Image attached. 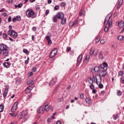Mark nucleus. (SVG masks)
Wrapping results in <instances>:
<instances>
[{"label": "nucleus", "mask_w": 124, "mask_h": 124, "mask_svg": "<svg viewBox=\"0 0 124 124\" xmlns=\"http://www.w3.org/2000/svg\"><path fill=\"white\" fill-rule=\"evenodd\" d=\"M100 67L104 69V70L100 71V75H101L102 77L104 78L106 75H107V72H106V70H107L108 68V65L107 64V63L104 62L102 64L100 65Z\"/></svg>", "instance_id": "obj_1"}, {"label": "nucleus", "mask_w": 124, "mask_h": 124, "mask_svg": "<svg viewBox=\"0 0 124 124\" xmlns=\"http://www.w3.org/2000/svg\"><path fill=\"white\" fill-rule=\"evenodd\" d=\"M0 49L2 50V54L4 57L8 56V50H7V46L6 45L2 44L0 45Z\"/></svg>", "instance_id": "obj_2"}, {"label": "nucleus", "mask_w": 124, "mask_h": 124, "mask_svg": "<svg viewBox=\"0 0 124 124\" xmlns=\"http://www.w3.org/2000/svg\"><path fill=\"white\" fill-rule=\"evenodd\" d=\"M26 15L28 18H35V14L31 9H29L26 11Z\"/></svg>", "instance_id": "obj_3"}, {"label": "nucleus", "mask_w": 124, "mask_h": 124, "mask_svg": "<svg viewBox=\"0 0 124 124\" xmlns=\"http://www.w3.org/2000/svg\"><path fill=\"white\" fill-rule=\"evenodd\" d=\"M93 81H96V83L97 85H98L101 83V78H100V77L97 78L95 76H94V75H93Z\"/></svg>", "instance_id": "obj_4"}, {"label": "nucleus", "mask_w": 124, "mask_h": 124, "mask_svg": "<svg viewBox=\"0 0 124 124\" xmlns=\"http://www.w3.org/2000/svg\"><path fill=\"white\" fill-rule=\"evenodd\" d=\"M98 53V50L95 49L94 48L91 49L90 51V55L92 56V55H93L94 56H96L97 53Z\"/></svg>", "instance_id": "obj_5"}, {"label": "nucleus", "mask_w": 124, "mask_h": 124, "mask_svg": "<svg viewBox=\"0 0 124 124\" xmlns=\"http://www.w3.org/2000/svg\"><path fill=\"white\" fill-rule=\"evenodd\" d=\"M46 39L47 40L48 45H51V44H52V40H51V33H48L47 36L46 37Z\"/></svg>", "instance_id": "obj_6"}, {"label": "nucleus", "mask_w": 124, "mask_h": 124, "mask_svg": "<svg viewBox=\"0 0 124 124\" xmlns=\"http://www.w3.org/2000/svg\"><path fill=\"white\" fill-rule=\"evenodd\" d=\"M111 18V16H107L105 19V21L104 22V26H107L108 24H109V20H110V18Z\"/></svg>", "instance_id": "obj_7"}, {"label": "nucleus", "mask_w": 124, "mask_h": 124, "mask_svg": "<svg viewBox=\"0 0 124 124\" xmlns=\"http://www.w3.org/2000/svg\"><path fill=\"white\" fill-rule=\"evenodd\" d=\"M18 106V102H16L13 105L11 111L13 112V113H14V112L16 111V110H17V108Z\"/></svg>", "instance_id": "obj_8"}, {"label": "nucleus", "mask_w": 124, "mask_h": 124, "mask_svg": "<svg viewBox=\"0 0 124 124\" xmlns=\"http://www.w3.org/2000/svg\"><path fill=\"white\" fill-rule=\"evenodd\" d=\"M50 109L51 111H53V107L52 106H48V104L45 106V110L46 112H48Z\"/></svg>", "instance_id": "obj_9"}, {"label": "nucleus", "mask_w": 124, "mask_h": 124, "mask_svg": "<svg viewBox=\"0 0 124 124\" xmlns=\"http://www.w3.org/2000/svg\"><path fill=\"white\" fill-rule=\"evenodd\" d=\"M62 13L58 12L57 14V17L58 19L62 20L61 23L62 24Z\"/></svg>", "instance_id": "obj_10"}, {"label": "nucleus", "mask_w": 124, "mask_h": 124, "mask_svg": "<svg viewBox=\"0 0 124 124\" xmlns=\"http://www.w3.org/2000/svg\"><path fill=\"white\" fill-rule=\"evenodd\" d=\"M57 81V78H53L49 83L50 86H54V84L56 83Z\"/></svg>", "instance_id": "obj_11"}, {"label": "nucleus", "mask_w": 124, "mask_h": 124, "mask_svg": "<svg viewBox=\"0 0 124 124\" xmlns=\"http://www.w3.org/2000/svg\"><path fill=\"white\" fill-rule=\"evenodd\" d=\"M119 28H123L122 31L123 32L124 31V22L121 21L118 24Z\"/></svg>", "instance_id": "obj_12"}, {"label": "nucleus", "mask_w": 124, "mask_h": 124, "mask_svg": "<svg viewBox=\"0 0 124 124\" xmlns=\"http://www.w3.org/2000/svg\"><path fill=\"white\" fill-rule=\"evenodd\" d=\"M31 90H32V87L31 86H28L25 90L26 93H30Z\"/></svg>", "instance_id": "obj_13"}, {"label": "nucleus", "mask_w": 124, "mask_h": 124, "mask_svg": "<svg viewBox=\"0 0 124 124\" xmlns=\"http://www.w3.org/2000/svg\"><path fill=\"white\" fill-rule=\"evenodd\" d=\"M16 21H21V16H17L16 18H13V22L15 23Z\"/></svg>", "instance_id": "obj_14"}, {"label": "nucleus", "mask_w": 124, "mask_h": 124, "mask_svg": "<svg viewBox=\"0 0 124 124\" xmlns=\"http://www.w3.org/2000/svg\"><path fill=\"white\" fill-rule=\"evenodd\" d=\"M37 112L38 113H44V109H43V107H40L37 109Z\"/></svg>", "instance_id": "obj_15"}, {"label": "nucleus", "mask_w": 124, "mask_h": 124, "mask_svg": "<svg viewBox=\"0 0 124 124\" xmlns=\"http://www.w3.org/2000/svg\"><path fill=\"white\" fill-rule=\"evenodd\" d=\"M78 20H76L75 22H71L69 24V26L70 27H73L74 25H78Z\"/></svg>", "instance_id": "obj_16"}, {"label": "nucleus", "mask_w": 124, "mask_h": 124, "mask_svg": "<svg viewBox=\"0 0 124 124\" xmlns=\"http://www.w3.org/2000/svg\"><path fill=\"white\" fill-rule=\"evenodd\" d=\"M87 80L90 84H93V79L91 77H88Z\"/></svg>", "instance_id": "obj_17"}, {"label": "nucleus", "mask_w": 124, "mask_h": 124, "mask_svg": "<svg viewBox=\"0 0 124 124\" xmlns=\"http://www.w3.org/2000/svg\"><path fill=\"white\" fill-rule=\"evenodd\" d=\"M17 35H18V33L17 32H15V31H14L13 32V33L12 34L11 36H12V37L13 38H16L17 37Z\"/></svg>", "instance_id": "obj_18"}, {"label": "nucleus", "mask_w": 124, "mask_h": 124, "mask_svg": "<svg viewBox=\"0 0 124 124\" xmlns=\"http://www.w3.org/2000/svg\"><path fill=\"white\" fill-rule=\"evenodd\" d=\"M99 60H103V54L101 51L99 53Z\"/></svg>", "instance_id": "obj_19"}, {"label": "nucleus", "mask_w": 124, "mask_h": 124, "mask_svg": "<svg viewBox=\"0 0 124 124\" xmlns=\"http://www.w3.org/2000/svg\"><path fill=\"white\" fill-rule=\"evenodd\" d=\"M85 101L87 104H91V103H92V101H91V99L90 98H87L85 99Z\"/></svg>", "instance_id": "obj_20"}, {"label": "nucleus", "mask_w": 124, "mask_h": 124, "mask_svg": "<svg viewBox=\"0 0 124 124\" xmlns=\"http://www.w3.org/2000/svg\"><path fill=\"white\" fill-rule=\"evenodd\" d=\"M83 58V55H80L78 56V62H81V61H82V59Z\"/></svg>", "instance_id": "obj_21"}, {"label": "nucleus", "mask_w": 124, "mask_h": 124, "mask_svg": "<svg viewBox=\"0 0 124 124\" xmlns=\"http://www.w3.org/2000/svg\"><path fill=\"white\" fill-rule=\"evenodd\" d=\"M124 2V0H120L119 2V4L117 6V8H120V7H121V5H122L123 4Z\"/></svg>", "instance_id": "obj_22"}, {"label": "nucleus", "mask_w": 124, "mask_h": 124, "mask_svg": "<svg viewBox=\"0 0 124 124\" xmlns=\"http://www.w3.org/2000/svg\"><path fill=\"white\" fill-rule=\"evenodd\" d=\"M94 70L95 71V72H99L100 69L99 68V67L98 66H95Z\"/></svg>", "instance_id": "obj_23"}, {"label": "nucleus", "mask_w": 124, "mask_h": 124, "mask_svg": "<svg viewBox=\"0 0 124 124\" xmlns=\"http://www.w3.org/2000/svg\"><path fill=\"white\" fill-rule=\"evenodd\" d=\"M89 60H90V55H87L84 60V62H88Z\"/></svg>", "instance_id": "obj_24"}, {"label": "nucleus", "mask_w": 124, "mask_h": 124, "mask_svg": "<svg viewBox=\"0 0 124 124\" xmlns=\"http://www.w3.org/2000/svg\"><path fill=\"white\" fill-rule=\"evenodd\" d=\"M85 11L84 10H81L79 12V15L80 16H84V15H85Z\"/></svg>", "instance_id": "obj_25"}, {"label": "nucleus", "mask_w": 124, "mask_h": 124, "mask_svg": "<svg viewBox=\"0 0 124 124\" xmlns=\"http://www.w3.org/2000/svg\"><path fill=\"white\" fill-rule=\"evenodd\" d=\"M55 56H56V54L55 53H54V52L51 51L49 55L50 58H54V57H55Z\"/></svg>", "instance_id": "obj_26"}, {"label": "nucleus", "mask_w": 124, "mask_h": 124, "mask_svg": "<svg viewBox=\"0 0 124 124\" xmlns=\"http://www.w3.org/2000/svg\"><path fill=\"white\" fill-rule=\"evenodd\" d=\"M23 117H24V114H23V113H20L18 115V119H23Z\"/></svg>", "instance_id": "obj_27"}, {"label": "nucleus", "mask_w": 124, "mask_h": 124, "mask_svg": "<svg viewBox=\"0 0 124 124\" xmlns=\"http://www.w3.org/2000/svg\"><path fill=\"white\" fill-rule=\"evenodd\" d=\"M53 53L57 54V53H58V49L56 48H54L52 51H51Z\"/></svg>", "instance_id": "obj_28"}, {"label": "nucleus", "mask_w": 124, "mask_h": 124, "mask_svg": "<svg viewBox=\"0 0 124 124\" xmlns=\"http://www.w3.org/2000/svg\"><path fill=\"white\" fill-rule=\"evenodd\" d=\"M3 65H4V66H5V67H9V63L5 62L3 63Z\"/></svg>", "instance_id": "obj_29"}, {"label": "nucleus", "mask_w": 124, "mask_h": 124, "mask_svg": "<svg viewBox=\"0 0 124 124\" xmlns=\"http://www.w3.org/2000/svg\"><path fill=\"white\" fill-rule=\"evenodd\" d=\"M4 106L2 105H0V112H2V111H3V109H4Z\"/></svg>", "instance_id": "obj_30"}, {"label": "nucleus", "mask_w": 124, "mask_h": 124, "mask_svg": "<svg viewBox=\"0 0 124 124\" xmlns=\"http://www.w3.org/2000/svg\"><path fill=\"white\" fill-rule=\"evenodd\" d=\"M22 4L19 3L17 5H15V7L16 8V7H19V8H21V7H22Z\"/></svg>", "instance_id": "obj_31"}, {"label": "nucleus", "mask_w": 124, "mask_h": 124, "mask_svg": "<svg viewBox=\"0 0 124 124\" xmlns=\"http://www.w3.org/2000/svg\"><path fill=\"white\" fill-rule=\"evenodd\" d=\"M100 40V37H97L96 39H95V42H96L97 43L99 42Z\"/></svg>", "instance_id": "obj_32"}, {"label": "nucleus", "mask_w": 124, "mask_h": 124, "mask_svg": "<svg viewBox=\"0 0 124 124\" xmlns=\"http://www.w3.org/2000/svg\"><path fill=\"white\" fill-rule=\"evenodd\" d=\"M90 88L91 90H93L94 89V85H93V83L91 84Z\"/></svg>", "instance_id": "obj_33"}, {"label": "nucleus", "mask_w": 124, "mask_h": 124, "mask_svg": "<svg viewBox=\"0 0 124 124\" xmlns=\"http://www.w3.org/2000/svg\"><path fill=\"white\" fill-rule=\"evenodd\" d=\"M118 40H123L124 39V36H123L122 35H120L118 37Z\"/></svg>", "instance_id": "obj_34"}, {"label": "nucleus", "mask_w": 124, "mask_h": 124, "mask_svg": "<svg viewBox=\"0 0 124 124\" xmlns=\"http://www.w3.org/2000/svg\"><path fill=\"white\" fill-rule=\"evenodd\" d=\"M13 31H14L10 30L8 31V34H9V35H12V34L13 33Z\"/></svg>", "instance_id": "obj_35"}, {"label": "nucleus", "mask_w": 124, "mask_h": 124, "mask_svg": "<svg viewBox=\"0 0 124 124\" xmlns=\"http://www.w3.org/2000/svg\"><path fill=\"white\" fill-rule=\"evenodd\" d=\"M2 36H3V38L4 39H5V38H7V34H6V33H4L3 34Z\"/></svg>", "instance_id": "obj_36"}, {"label": "nucleus", "mask_w": 124, "mask_h": 124, "mask_svg": "<svg viewBox=\"0 0 124 124\" xmlns=\"http://www.w3.org/2000/svg\"><path fill=\"white\" fill-rule=\"evenodd\" d=\"M7 93L8 92L7 91H4V93H3V97H6V95H7Z\"/></svg>", "instance_id": "obj_37"}, {"label": "nucleus", "mask_w": 124, "mask_h": 124, "mask_svg": "<svg viewBox=\"0 0 124 124\" xmlns=\"http://www.w3.org/2000/svg\"><path fill=\"white\" fill-rule=\"evenodd\" d=\"M10 115H11L12 116V117H16V116H17V114L11 113H10Z\"/></svg>", "instance_id": "obj_38"}, {"label": "nucleus", "mask_w": 124, "mask_h": 124, "mask_svg": "<svg viewBox=\"0 0 124 124\" xmlns=\"http://www.w3.org/2000/svg\"><path fill=\"white\" fill-rule=\"evenodd\" d=\"M118 74L119 76H123V75H124V72L123 71H120Z\"/></svg>", "instance_id": "obj_39"}, {"label": "nucleus", "mask_w": 124, "mask_h": 124, "mask_svg": "<svg viewBox=\"0 0 124 124\" xmlns=\"http://www.w3.org/2000/svg\"><path fill=\"white\" fill-rule=\"evenodd\" d=\"M97 85H98L100 89H102L103 88V84H101V83Z\"/></svg>", "instance_id": "obj_40"}, {"label": "nucleus", "mask_w": 124, "mask_h": 124, "mask_svg": "<svg viewBox=\"0 0 124 124\" xmlns=\"http://www.w3.org/2000/svg\"><path fill=\"white\" fill-rule=\"evenodd\" d=\"M104 31H105V32H108V31H109V28H108V27H106L105 28Z\"/></svg>", "instance_id": "obj_41"}, {"label": "nucleus", "mask_w": 124, "mask_h": 124, "mask_svg": "<svg viewBox=\"0 0 124 124\" xmlns=\"http://www.w3.org/2000/svg\"><path fill=\"white\" fill-rule=\"evenodd\" d=\"M66 23V18H63L62 24L63 25Z\"/></svg>", "instance_id": "obj_42"}, {"label": "nucleus", "mask_w": 124, "mask_h": 124, "mask_svg": "<svg viewBox=\"0 0 124 124\" xmlns=\"http://www.w3.org/2000/svg\"><path fill=\"white\" fill-rule=\"evenodd\" d=\"M9 90V86H6L4 91H7V92H8Z\"/></svg>", "instance_id": "obj_43"}, {"label": "nucleus", "mask_w": 124, "mask_h": 124, "mask_svg": "<svg viewBox=\"0 0 124 124\" xmlns=\"http://www.w3.org/2000/svg\"><path fill=\"white\" fill-rule=\"evenodd\" d=\"M28 75L29 77H31V76H32V75H33V72L29 73Z\"/></svg>", "instance_id": "obj_44"}, {"label": "nucleus", "mask_w": 124, "mask_h": 124, "mask_svg": "<svg viewBox=\"0 0 124 124\" xmlns=\"http://www.w3.org/2000/svg\"><path fill=\"white\" fill-rule=\"evenodd\" d=\"M54 23L57 22V17L54 16L53 18Z\"/></svg>", "instance_id": "obj_45"}, {"label": "nucleus", "mask_w": 124, "mask_h": 124, "mask_svg": "<svg viewBox=\"0 0 124 124\" xmlns=\"http://www.w3.org/2000/svg\"><path fill=\"white\" fill-rule=\"evenodd\" d=\"M113 117L114 120H117V119H118V115H113Z\"/></svg>", "instance_id": "obj_46"}, {"label": "nucleus", "mask_w": 124, "mask_h": 124, "mask_svg": "<svg viewBox=\"0 0 124 124\" xmlns=\"http://www.w3.org/2000/svg\"><path fill=\"white\" fill-rule=\"evenodd\" d=\"M117 94H118V95H122V92H121V91L118 90L117 91Z\"/></svg>", "instance_id": "obj_47"}, {"label": "nucleus", "mask_w": 124, "mask_h": 124, "mask_svg": "<svg viewBox=\"0 0 124 124\" xmlns=\"http://www.w3.org/2000/svg\"><path fill=\"white\" fill-rule=\"evenodd\" d=\"M30 59V58L29 57L27 58V60H26L25 61V62L26 63V64H28V63H29V60Z\"/></svg>", "instance_id": "obj_48"}, {"label": "nucleus", "mask_w": 124, "mask_h": 124, "mask_svg": "<svg viewBox=\"0 0 124 124\" xmlns=\"http://www.w3.org/2000/svg\"><path fill=\"white\" fill-rule=\"evenodd\" d=\"M59 5H56L54 7V10H58L59 9Z\"/></svg>", "instance_id": "obj_49"}, {"label": "nucleus", "mask_w": 124, "mask_h": 124, "mask_svg": "<svg viewBox=\"0 0 124 124\" xmlns=\"http://www.w3.org/2000/svg\"><path fill=\"white\" fill-rule=\"evenodd\" d=\"M23 52L25 53V54H29V51H28L27 49H24Z\"/></svg>", "instance_id": "obj_50"}, {"label": "nucleus", "mask_w": 124, "mask_h": 124, "mask_svg": "<svg viewBox=\"0 0 124 124\" xmlns=\"http://www.w3.org/2000/svg\"><path fill=\"white\" fill-rule=\"evenodd\" d=\"M32 83V80L28 81L27 83V85H30V84H31Z\"/></svg>", "instance_id": "obj_51"}, {"label": "nucleus", "mask_w": 124, "mask_h": 124, "mask_svg": "<svg viewBox=\"0 0 124 124\" xmlns=\"http://www.w3.org/2000/svg\"><path fill=\"white\" fill-rule=\"evenodd\" d=\"M108 26L109 27H112V21H109L108 22Z\"/></svg>", "instance_id": "obj_52"}, {"label": "nucleus", "mask_w": 124, "mask_h": 124, "mask_svg": "<svg viewBox=\"0 0 124 124\" xmlns=\"http://www.w3.org/2000/svg\"><path fill=\"white\" fill-rule=\"evenodd\" d=\"M36 10H39V9H40V7L39 5L36 6Z\"/></svg>", "instance_id": "obj_53"}, {"label": "nucleus", "mask_w": 124, "mask_h": 124, "mask_svg": "<svg viewBox=\"0 0 124 124\" xmlns=\"http://www.w3.org/2000/svg\"><path fill=\"white\" fill-rule=\"evenodd\" d=\"M100 43L101 44H104V43H105V40H101Z\"/></svg>", "instance_id": "obj_54"}, {"label": "nucleus", "mask_w": 124, "mask_h": 124, "mask_svg": "<svg viewBox=\"0 0 124 124\" xmlns=\"http://www.w3.org/2000/svg\"><path fill=\"white\" fill-rule=\"evenodd\" d=\"M92 93H96V90H95V89H93Z\"/></svg>", "instance_id": "obj_55"}, {"label": "nucleus", "mask_w": 124, "mask_h": 124, "mask_svg": "<svg viewBox=\"0 0 124 124\" xmlns=\"http://www.w3.org/2000/svg\"><path fill=\"white\" fill-rule=\"evenodd\" d=\"M71 50V48L70 47H68L67 48V52H70V51Z\"/></svg>", "instance_id": "obj_56"}, {"label": "nucleus", "mask_w": 124, "mask_h": 124, "mask_svg": "<svg viewBox=\"0 0 124 124\" xmlns=\"http://www.w3.org/2000/svg\"><path fill=\"white\" fill-rule=\"evenodd\" d=\"M65 5H66V3H65V2H62V6H63V7H64V6H65Z\"/></svg>", "instance_id": "obj_57"}, {"label": "nucleus", "mask_w": 124, "mask_h": 124, "mask_svg": "<svg viewBox=\"0 0 124 124\" xmlns=\"http://www.w3.org/2000/svg\"><path fill=\"white\" fill-rule=\"evenodd\" d=\"M80 98H84V94H80Z\"/></svg>", "instance_id": "obj_58"}, {"label": "nucleus", "mask_w": 124, "mask_h": 124, "mask_svg": "<svg viewBox=\"0 0 124 124\" xmlns=\"http://www.w3.org/2000/svg\"><path fill=\"white\" fill-rule=\"evenodd\" d=\"M32 71L33 72H35V71H36V68H34L32 69Z\"/></svg>", "instance_id": "obj_59"}, {"label": "nucleus", "mask_w": 124, "mask_h": 124, "mask_svg": "<svg viewBox=\"0 0 124 124\" xmlns=\"http://www.w3.org/2000/svg\"><path fill=\"white\" fill-rule=\"evenodd\" d=\"M51 121H52V119H51L48 118V119H47V122L48 123H50V122H51Z\"/></svg>", "instance_id": "obj_60"}, {"label": "nucleus", "mask_w": 124, "mask_h": 124, "mask_svg": "<svg viewBox=\"0 0 124 124\" xmlns=\"http://www.w3.org/2000/svg\"><path fill=\"white\" fill-rule=\"evenodd\" d=\"M46 15H48L49 14V10H47L46 12Z\"/></svg>", "instance_id": "obj_61"}, {"label": "nucleus", "mask_w": 124, "mask_h": 124, "mask_svg": "<svg viewBox=\"0 0 124 124\" xmlns=\"http://www.w3.org/2000/svg\"><path fill=\"white\" fill-rule=\"evenodd\" d=\"M122 83H123V84H124V76H123L122 78Z\"/></svg>", "instance_id": "obj_62"}, {"label": "nucleus", "mask_w": 124, "mask_h": 124, "mask_svg": "<svg viewBox=\"0 0 124 124\" xmlns=\"http://www.w3.org/2000/svg\"><path fill=\"white\" fill-rule=\"evenodd\" d=\"M8 21L9 22H11V16H9Z\"/></svg>", "instance_id": "obj_63"}, {"label": "nucleus", "mask_w": 124, "mask_h": 124, "mask_svg": "<svg viewBox=\"0 0 124 124\" xmlns=\"http://www.w3.org/2000/svg\"><path fill=\"white\" fill-rule=\"evenodd\" d=\"M56 124H62V122L60 121H58L56 123Z\"/></svg>", "instance_id": "obj_64"}]
</instances>
